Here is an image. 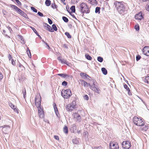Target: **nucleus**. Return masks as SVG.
<instances>
[{
	"label": "nucleus",
	"instance_id": "f257e3e1",
	"mask_svg": "<svg viewBox=\"0 0 149 149\" xmlns=\"http://www.w3.org/2000/svg\"><path fill=\"white\" fill-rule=\"evenodd\" d=\"M79 7L81 12L83 14L88 13L90 12V8L86 3L82 2L81 3Z\"/></svg>",
	"mask_w": 149,
	"mask_h": 149
},
{
	"label": "nucleus",
	"instance_id": "f03ea898",
	"mask_svg": "<svg viewBox=\"0 0 149 149\" xmlns=\"http://www.w3.org/2000/svg\"><path fill=\"white\" fill-rule=\"evenodd\" d=\"M61 95L64 99H69L72 95L71 91L70 89H63L61 91Z\"/></svg>",
	"mask_w": 149,
	"mask_h": 149
},
{
	"label": "nucleus",
	"instance_id": "7ed1b4c3",
	"mask_svg": "<svg viewBox=\"0 0 149 149\" xmlns=\"http://www.w3.org/2000/svg\"><path fill=\"white\" fill-rule=\"evenodd\" d=\"M133 121L134 124L138 126H144L145 124L141 118H139L136 116H134V117Z\"/></svg>",
	"mask_w": 149,
	"mask_h": 149
},
{
	"label": "nucleus",
	"instance_id": "20e7f679",
	"mask_svg": "<svg viewBox=\"0 0 149 149\" xmlns=\"http://www.w3.org/2000/svg\"><path fill=\"white\" fill-rule=\"evenodd\" d=\"M115 4L117 10L119 12L121 13V12L125 11V7L123 2H116L115 3Z\"/></svg>",
	"mask_w": 149,
	"mask_h": 149
},
{
	"label": "nucleus",
	"instance_id": "39448f33",
	"mask_svg": "<svg viewBox=\"0 0 149 149\" xmlns=\"http://www.w3.org/2000/svg\"><path fill=\"white\" fill-rule=\"evenodd\" d=\"M66 110L68 111H72L76 108L75 101H73L71 104H68L65 107Z\"/></svg>",
	"mask_w": 149,
	"mask_h": 149
},
{
	"label": "nucleus",
	"instance_id": "423d86ee",
	"mask_svg": "<svg viewBox=\"0 0 149 149\" xmlns=\"http://www.w3.org/2000/svg\"><path fill=\"white\" fill-rule=\"evenodd\" d=\"M12 7L18 13L24 17H26V14L22 10L20 9L17 7L15 5H13L12 6Z\"/></svg>",
	"mask_w": 149,
	"mask_h": 149
},
{
	"label": "nucleus",
	"instance_id": "0eeeda50",
	"mask_svg": "<svg viewBox=\"0 0 149 149\" xmlns=\"http://www.w3.org/2000/svg\"><path fill=\"white\" fill-rule=\"evenodd\" d=\"M35 104L38 108L41 107V97L40 95L36 96L35 98Z\"/></svg>",
	"mask_w": 149,
	"mask_h": 149
},
{
	"label": "nucleus",
	"instance_id": "6e6552de",
	"mask_svg": "<svg viewBox=\"0 0 149 149\" xmlns=\"http://www.w3.org/2000/svg\"><path fill=\"white\" fill-rule=\"evenodd\" d=\"M110 149H118L119 146L117 142L114 141H111L109 144Z\"/></svg>",
	"mask_w": 149,
	"mask_h": 149
},
{
	"label": "nucleus",
	"instance_id": "1a4fd4ad",
	"mask_svg": "<svg viewBox=\"0 0 149 149\" xmlns=\"http://www.w3.org/2000/svg\"><path fill=\"white\" fill-rule=\"evenodd\" d=\"M122 146L124 148L128 149L130 147L131 145L130 141H125L122 142Z\"/></svg>",
	"mask_w": 149,
	"mask_h": 149
},
{
	"label": "nucleus",
	"instance_id": "9d476101",
	"mask_svg": "<svg viewBox=\"0 0 149 149\" xmlns=\"http://www.w3.org/2000/svg\"><path fill=\"white\" fill-rule=\"evenodd\" d=\"M144 15L141 11L135 15L134 17L136 19L138 20H141L144 19Z\"/></svg>",
	"mask_w": 149,
	"mask_h": 149
},
{
	"label": "nucleus",
	"instance_id": "9b49d317",
	"mask_svg": "<svg viewBox=\"0 0 149 149\" xmlns=\"http://www.w3.org/2000/svg\"><path fill=\"white\" fill-rule=\"evenodd\" d=\"M142 51L144 55L149 56V47L145 46L143 48Z\"/></svg>",
	"mask_w": 149,
	"mask_h": 149
},
{
	"label": "nucleus",
	"instance_id": "f8f14e48",
	"mask_svg": "<svg viewBox=\"0 0 149 149\" xmlns=\"http://www.w3.org/2000/svg\"><path fill=\"white\" fill-rule=\"evenodd\" d=\"M38 115L39 118H44L45 116V115L43 109L41 107L38 108Z\"/></svg>",
	"mask_w": 149,
	"mask_h": 149
},
{
	"label": "nucleus",
	"instance_id": "ddd939ff",
	"mask_svg": "<svg viewBox=\"0 0 149 149\" xmlns=\"http://www.w3.org/2000/svg\"><path fill=\"white\" fill-rule=\"evenodd\" d=\"M89 86L91 89L93 91H94L98 93H99L98 88L95 87V82H93V85H91V84H89Z\"/></svg>",
	"mask_w": 149,
	"mask_h": 149
},
{
	"label": "nucleus",
	"instance_id": "4468645a",
	"mask_svg": "<svg viewBox=\"0 0 149 149\" xmlns=\"http://www.w3.org/2000/svg\"><path fill=\"white\" fill-rule=\"evenodd\" d=\"M9 105L10 107L13 109L14 111L17 113H19V110L16 106L13 104L11 102L9 103Z\"/></svg>",
	"mask_w": 149,
	"mask_h": 149
},
{
	"label": "nucleus",
	"instance_id": "2eb2a0df",
	"mask_svg": "<svg viewBox=\"0 0 149 149\" xmlns=\"http://www.w3.org/2000/svg\"><path fill=\"white\" fill-rule=\"evenodd\" d=\"M141 127L139 129L142 132H146L148 129L149 127V125H146L144 124V126Z\"/></svg>",
	"mask_w": 149,
	"mask_h": 149
},
{
	"label": "nucleus",
	"instance_id": "dca6fc26",
	"mask_svg": "<svg viewBox=\"0 0 149 149\" xmlns=\"http://www.w3.org/2000/svg\"><path fill=\"white\" fill-rule=\"evenodd\" d=\"M72 116L74 118H76L77 120H79L81 119V117L78 113H74L72 114Z\"/></svg>",
	"mask_w": 149,
	"mask_h": 149
},
{
	"label": "nucleus",
	"instance_id": "f3484780",
	"mask_svg": "<svg viewBox=\"0 0 149 149\" xmlns=\"http://www.w3.org/2000/svg\"><path fill=\"white\" fill-rule=\"evenodd\" d=\"M80 82H81L82 85H83L84 87H87L89 86V84H90L89 83H88L83 80H80Z\"/></svg>",
	"mask_w": 149,
	"mask_h": 149
},
{
	"label": "nucleus",
	"instance_id": "a211bd4d",
	"mask_svg": "<svg viewBox=\"0 0 149 149\" xmlns=\"http://www.w3.org/2000/svg\"><path fill=\"white\" fill-rule=\"evenodd\" d=\"M54 110L56 116H58L59 115L58 111V108L56 106V104L55 103H54L53 104Z\"/></svg>",
	"mask_w": 149,
	"mask_h": 149
},
{
	"label": "nucleus",
	"instance_id": "6ab92c4d",
	"mask_svg": "<svg viewBox=\"0 0 149 149\" xmlns=\"http://www.w3.org/2000/svg\"><path fill=\"white\" fill-rule=\"evenodd\" d=\"M124 87L125 89L126 90L128 91V93L129 95H131V93L130 92V90L128 86L126 84H125L124 85Z\"/></svg>",
	"mask_w": 149,
	"mask_h": 149
},
{
	"label": "nucleus",
	"instance_id": "aec40b11",
	"mask_svg": "<svg viewBox=\"0 0 149 149\" xmlns=\"http://www.w3.org/2000/svg\"><path fill=\"white\" fill-rule=\"evenodd\" d=\"M89 3L92 5H96L97 2L96 0H89Z\"/></svg>",
	"mask_w": 149,
	"mask_h": 149
},
{
	"label": "nucleus",
	"instance_id": "412c9836",
	"mask_svg": "<svg viewBox=\"0 0 149 149\" xmlns=\"http://www.w3.org/2000/svg\"><path fill=\"white\" fill-rule=\"evenodd\" d=\"M18 66L19 68V69L21 71L23 70H25L24 67L20 63H19Z\"/></svg>",
	"mask_w": 149,
	"mask_h": 149
},
{
	"label": "nucleus",
	"instance_id": "4be33fe9",
	"mask_svg": "<svg viewBox=\"0 0 149 149\" xmlns=\"http://www.w3.org/2000/svg\"><path fill=\"white\" fill-rule=\"evenodd\" d=\"M63 132L66 134L68 133V128L66 126H65L63 128Z\"/></svg>",
	"mask_w": 149,
	"mask_h": 149
},
{
	"label": "nucleus",
	"instance_id": "5701e85b",
	"mask_svg": "<svg viewBox=\"0 0 149 149\" xmlns=\"http://www.w3.org/2000/svg\"><path fill=\"white\" fill-rule=\"evenodd\" d=\"M26 52H27L28 55L29 56V57L30 58H31V53L30 51V50H29V48L28 47L27 48V49H26Z\"/></svg>",
	"mask_w": 149,
	"mask_h": 149
},
{
	"label": "nucleus",
	"instance_id": "b1692460",
	"mask_svg": "<svg viewBox=\"0 0 149 149\" xmlns=\"http://www.w3.org/2000/svg\"><path fill=\"white\" fill-rule=\"evenodd\" d=\"M58 75L63 78H66L69 77L68 75L64 74H58Z\"/></svg>",
	"mask_w": 149,
	"mask_h": 149
},
{
	"label": "nucleus",
	"instance_id": "393cba45",
	"mask_svg": "<svg viewBox=\"0 0 149 149\" xmlns=\"http://www.w3.org/2000/svg\"><path fill=\"white\" fill-rule=\"evenodd\" d=\"M51 1L49 0H46L45 2V4L46 6H48L50 5Z\"/></svg>",
	"mask_w": 149,
	"mask_h": 149
},
{
	"label": "nucleus",
	"instance_id": "a878e982",
	"mask_svg": "<svg viewBox=\"0 0 149 149\" xmlns=\"http://www.w3.org/2000/svg\"><path fill=\"white\" fill-rule=\"evenodd\" d=\"M102 71L103 74L104 75H106L107 74V71L106 69L104 68H103L101 69Z\"/></svg>",
	"mask_w": 149,
	"mask_h": 149
},
{
	"label": "nucleus",
	"instance_id": "bb28decb",
	"mask_svg": "<svg viewBox=\"0 0 149 149\" xmlns=\"http://www.w3.org/2000/svg\"><path fill=\"white\" fill-rule=\"evenodd\" d=\"M85 56L86 58L88 60H91L92 59V57L88 54H86Z\"/></svg>",
	"mask_w": 149,
	"mask_h": 149
},
{
	"label": "nucleus",
	"instance_id": "cd10ccee",
	"mask_svg": "<svg viewBox=\"0 0 149 149\" xmlns=\"http://www.w3.org/2000/svg\"><path fill=\"white\" fill-rule=\"evenodd\" d=\"M47 29L49 31L51 32H53L54 31L52 27L49 25L48 26V27H47Z\"/></svg>",
	"mask_w": 149,
	"mask_h": 149
},
{
	"label": "nucleus",
	"instance_id": "c85d7f7f",
	"mask_svg": "<svg viewBox=\"0 0 149 149\" xmlns=\"http://www.w3.org/2000/svg\"><path fill=\"white\" fill-rule=\"evenodd\" d=\"M134 28L136 31H139L140 29L139 25L138 24H135Z\"/></svg>",
	"mask_w": 149,
	"mask_h": 149
},
{
	"label": "nucleus",
	"instance_id": "c756f323",
	"mask_svg": "<svg viewBox=\"0 0 149 149\" xmlns=\"http://www.w3.org/2000/svg\"><path fill=\"white\" fill-rule=\"evenodd\" d=\"M145 82L149 84V76H147L145 77Z\"/></svg>",
	"mask_w": 149,
	"mask_h": 149
},
{
	"label": "nucleus",
	"instance_id": "7c9ffc66",
	"mask_svg": "<svg viewBox=\"0 0 149 149\" xmlns=\"http://www.w3.org/2000/svg\"><path fill=\"white\" fill-rule=\"evenodd\" d=\"M70 9L72 11L73 13H74L75 11V6H73L70 8Z\"/></svg>",
	"mask_w": 149,
	"mask_h": 149
},
{
	"label": "nucleus",
	"instance_id": "2f4dec72",
	"mask_svg": "<svg viewBox=\"0 0 149 149\" xmlns=\"http://www.w3.org/2000/svg\"><path fill=\"white\" fill-rule=\"evenodd\" d=\"M97 60L100 62H102L103 60V58L99 56L97 58Z\"/></svg>",
	"mask_w": 149,
	"mask_h": 149
},
{
	"label": "nucleus",
	"instance_id": "473e14b6",
	"mask_svg": "<svg viewBox=\"0 0 149 149\" xmlns=\"http://www.w3.org/2000/svg\"><path fill=\"white\" fill-rule=\"evenodd\" d=\"M62 19L65 22H67L68 21V18L65 17H63Z\"/></svg>",
	"mask_w": 149,
	"mask_h": 149
},
{
	"label": "nucleus",
	"instance_id": "72a5a7b5",
	"mask_svg": "<svg viewBox=\"0 0 149 149\" xmlns=\"http://www.w3.org/2000/svg\"><path fill=\"white\" fill-rule=\"evenodd\" d=\"M52 29H53L54 31H57V28L55 24H53L52 25Z\"/></svg>",
	"mask_w": 149,
	"mask_h": 149
},
{
	"label": "nucleus",
	"instance_id": "f704fd0d",
	"mask_svg": "<svg viewBox=\"0 0 149 149\" xmlns=\"http://www.w3.org/2000/svg\"><path fill=\"white\" fill-rule=\"evenodd\" d=\"M52 8L53 9L57 8V6L55 3H52L51 5Z\"/></svg>",
	"mask_w": 149,
	"mask_h": 149
},
{
	"label": "nucleus",
	"instance_id": "c9c22d12",
	"mask_svg": "<svg viewBox=\"0 0 149 149\" xmlns=\"http://www.w3.org/2000/svg\"><path fill=\"white\" fill-rule=\"evenodd\" d=\"M100 8L99 7H96L95 9V12L96 13H100Z\"/></svg>",
	"mask_w": 149,
	"mask_h": 149
},
{
	"label": "nucleus",
	"instance_id": "e433bc0d",
	"mask_svg": "<svg viewBox=\"0 0 149 149\" xmlns=\"http://www.w3.org/2000/svg\"><path fill=\"white\" fill-rule=\"evenodd\" d=\"M65 34L67 36V37L69 38H72L71 36L69 34V33L66 32L65 33Z\"/></svg>",
	"mask_w": 149,
	"mask_h": 149
},
{
	"label": "nucleus",
	"instance_id": "4c0bfd02",
	"mask_svg": "<svg viewBox=\"0 0 149 149\" xmlns=\"http://www.w3.org/2000/svg\"><path fill=\"white\" fill-rule=\"evenodd\" d=\"M61 62L63 64H66L68 65L67 61L66 60L63 59Z\"/></svg>",
	"mask_w": 149,
	"mask_h": 149
},
{
	"label": "nucleus",
	"instance_id": "58836bf2",
	"mask_svg": "<svg viewBox=\"0 0 149 149\" xmlns=\"http://www.w3.org/2000/svg\"><path fill=\"white\" fill-rule=\"evenodd\" d=\"M17 36L18 38H19V39H20L21 40L24 41V39L20 35H18Z\"/></svg>",
	"mask_w": 149,
	"mask_h": 149
},
{
	"label": "nucleus",
	"instance_id": "ea45409f",
	"mask_svg": "<svg viewBox=\"0 0 149 149\" xmlns=\"http://www.w3.org/2000/svg\"><path fill=\"white\" fill-rule=\"evenodd\" d=\"M31 9L35 13H37V10L33 7H31Z\"/></svg>",
	"mask_w": 149,
	"mask_h": 149
},
{
	"label": "nucleus",
	"instance_id": "a19ab883",
	"mask_svg": "<svg viewBox=\"0 0 149 149\" xmlns=\"http://www.w3.org/2000/svg\"><path fill=\"white\" fill-rule=\"evenodd\" d=\"M68 85V83L66 81H63L62 83V85L65 86H66Z\"/></svg>",
	"mask_w": 149,
	"mask_h": 149
},
{
	"label": "nucleus",
	"instance_id": "79ce46f5",
	"mask_svg": "<svg viewBox=\"0 0 149 149\" xmlns=\"http://www.w3.org/2000/svg\"><path fill=\"white\" fill-rule=\"evenodd\" d=\"M31 27V29L33 30V31L36 34H38V33L37 32V31H36V29L32 27Z\"/></svg>",
	"mask_w": 149,
	"mask_h": 149
},
{
	"label": "nucleus",
	"instance_id": "37998d69",
	"mask_svg": "<svg viewBox=\"0 0 149 149\" xmlns=\"http://www.w3.org/2000/svg\"><path fill=\"white\" fill-rule=\"evenodd\" d=\"M11 63L13 65H15V61H14V59H12L11 60Z\"/></svg>",
	"mask_w": 149,
	"mask_h": 149
},
{
	"label": "nucleus",
	"instance_id": "c03bdc74",
	"mask_svg": "<svg viewBox=\"0 0 149 149\" xmlns=\"http://www.w3.org/2000/svg\"><path fill=\"white\" fill-rule=\"evenodd\" d=\"M81 76L82 77H86V74L84 73H81L80 74Z\"/></svg>",
	"mask_w": 149,
	"mask_h": 149
},
{
	"label": "nucleus",
	"instance_id": "a18cd8bd",
	"mask_svg": "<svg viewBox=\"0 0 149 149\" xmlns=\"http://www.w3.org/2000/svg\"><path fill=\"white\" fill-rule=\"evenodd\" d=\"M84 98L85 100H88L89 99V97L87 95H86L84 96Z\"/></svg>",
	"mask_w": 149,
	"mask_h": 149
},
{
	"label": "nucleus",
	"instance_id": "49530a36",
	"mask_svg": "<svg viewBox=\"0 0 149 149\" xmlns=\"http://www.w3.org/2000/svg\"><path fill=\"white\" fill-rule=\"evenodd\" d=\"M16 2L18 4L21 6L22 4L21 3L20 1H19V0H15Z\"/></svg>",
	"mask_w": 149,
	"mask_h": 149
},
{
	"label": "nucleus",
	"instance_id": "de8ad7c7",
	"mask_svg": "<svg viewBox=\"0 0 149 149\" xmlns=\"http://www.w3.org/2000/svg\"><path fill=\"white\" fill-rule=\"evenodd\" d=\"M48 21L49 23L50 24H52V21L50 19L48 18Z\"/></svg>",
	"mask_w": 149,
	"mask_h": 149
},
{
	"label": "nucleus",
	"instance_id": "09e8293b",
	"mask_svg": "<svg viewBox=\"0 0 149 149\" xmlns=\"http://www.w3.org/2000/svg\"><path fill=\"white\" fill-rule=\"evenodd\" d=\"M141 58V56H140L138 55V56H136V60L137 61H138L139 60H140V59Z\"/></svg>",
	"mask_w": 149,
	"mask_h": 149
},
{
	"label": "nucleus",
	"instance_id": "8fccbe9b",
	"mask_svg": "<svg viewBox=\"0 0 149 149\" xmlns=\"http://www.w3.org/2000/svg\"><path fill=\"white\" fill-rule=\"evenodd\" d=\"M38 15L39 16H40L43 17V14L40 12H38Z\"/></svg>",
	"mask_w": 149,
	"mask_h": 149
},
{
	"label": "nucleus",
	"instance_id": "3c124183",
	"mask_svg": "<svg viewBox=\"0 0 149 149\" xmlns=\"http://www.w3.org/2000/svg\"><path fill=\"white\" fill-rule=\"evenodd\" d=\"M54 138L57 140H59V138L58 136L55 135L54 136Z\"/></svg>",
	"mask_w": 149,
	"mask_h": 149
},
{
	"label": "nucleus",
	"instance_id": "603ef678",
	"mask_svg": "<svg viewBox=\"0 0 149 149\" xmlns=\"http://www.w3.org/2000/svg\"><path fill=\"white\" fill-rule=\"evenodd\" d=\"M43 25H44V27H46L47 28L48 27V26H49V25L48 24H47L46 23H44L43 24Z\"/></svg>",
	"mask_w": 149,
	"mask_h": 149
},
{
	"label": "nucleus",
	"instance_id": "864d4df0",
	"mask_svg": "<svg viewBox=\"0 0 149 149\" xmlns=\"http://www.w3.org/2000/svg\"><path fill=\"white\" fill-rule=\"evenodd\" d=\"M23 95H24V97L25 95H26V90L25 88H24V91H23Z\"/></svg>",
	"mask_w": 149,
	"mask_h": 149
},
{
	"label": "nucleus",
	"instance_id": "5fc2aeb1",
	"mask_svg": "<svg viewBox=\"0 0 149 149\" xmlns=\"http://www.w3.org/2000/svg\"><path fill=\"white\" fill-rule=\"evenodd\" d=\"M8 58L9 60H10V59H11L12 58V56L10 54H9V55H8Z\"/></svg>",
	"mask_w": 149,
	"mask_h": 149
},
{
	"label": "nucleus",
	"instance_id": "6e6d98bb",
	"mask_svg": "<svg viewBox=\"0 0 149 149\" xmlns=\"http://www.w3.org/2000/svg\"><path fill=\"white\" fill-rule=\"evenodd\" d=\"M96 149H102V148L100 146L97 147Z\"/></svg>",
	"mask_w": 149,
	"mask_h": 149
},
{
	"label": "nucleus",
	"instance_id": "4d7b16f0",
	"mask_svg": "<svg viewBox=\"0 0 149 149\" xmlns=\"http://www.w3.org/2000/svg\"><path fill=\"white\" fill-rule=\"evenodd\" d=\"M45 44H46V45L48 47V49H50L51 48H50L49 46V45L48 44L47 42L45 43Z\"/></svg>",
	"mask_w": 149,
	"mask_h": 149
},
{
	"label": "nucleus",
	"instance_id": "13d9d810",
	"mask_svg": "<svg viewBox=\"0 0 149 149\" xmlns=\"http://www.w3.org/2000/svg\"><path fill=\"white\" fill-rule=\"evenodd\" d=\"M58 59L59 61H60L61 62V61H62V60L61 59V57L60 56L58 57Z\"/></svg>",
	"mask_w": 149,
	"mask_h": 149
},
{
	"label": "nucleus",
	"instance_id": "bf43d9fd",
	"mask_svg": "<svg viewBox=\"0 0 149 149\" xmlns=\"http://www.w3.org/2000/svg\"><path fill=\"white\" fill-rule=\"evenodd\" d=\"M146 10H147L149 11V5L147 6V7H146Z\"/></svg>",
	"mask_w": 149,
	"mask_h": 149
},
{
	"label": "nucleus",
	"instance_id": "052dcab7",
	"mask_svg": "<svg viewBox=\"0 0 149 149\" xmlns=\"http://www.w3.org/2000/svg\"><path fill=\"white\" fill-rule=\"evenodd\" d=\"M61 1L64 4H65V3H64L65 1V0H61Z\"/></svg>",
	"mask_w": 149,
	"mask_h": 149
},
{
	"label": "nucleus",
	"instance_id": "680f3d73",
	"mask_svg": "<svg viewBox=\"0 0 149 149\" xmlns=\"http://www.w3.org/2000/svg\"><path fill=\"white\" fill-rule=\"evenodd\" d=\"M3 33H4V34L5 35H7V34L6 33V32H5V31L4 30H3Z\"/></svg>",
	"mask_w": 149,
	"mask_h": 149
},
{
	"label": "nucleus",
	"instance_id": "e2e57ef3",
	"mask_svg": "<svg viewBox=\"0 0 149 149\" xmlns=\"http://www.w3.org/2000/svg\"><path fill=\"white\" fill-rule=\"evenodd\" d=\"M0 77H3V76H2V75H1V76H0Z\"/></svg>",
	"mask_w": 149,
	"mask_h": 149
},
{
	"label": "nucleus",
	"instance_id": "0e129e2a",
	"mask_svg": "<svg viewBox=\"0 0 149 149\" xmlns=\"http://www.w3.org/2000/svg\"><path fill=\"white\" fill-rule=\"evenodd\" d=\"M11 0L14 1L15 0Z\"/></svg>",
	"mask_w": 149,
	"mask_h": 149
}]
</instances>
